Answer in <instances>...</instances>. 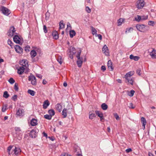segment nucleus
<instances>
[{"instance_id": "27", "label": "nucleus", "mask_w": 156, "mask_h": 156, "mask_svg": "<svg viewBox=\"0 0 156 156\" xmlns=\"http://www.w3.org/2000/svg\"><path fill=\"white\" fill-rule=\"evenodd\" d=\"M67 109L66 108H64L62 112V115L63 116V118H65L67 116L66 113Z\"/></svg>"}, {"instance_id": "51", "label": "nucleus", "mask_w": 156, "mask_h": 156, "mask_svg": "<svg viewBox=\"0 0 156 156\" xmlns=\"http://www.w3.org/2000/svg\"><path fill=\"white\" fill-rule=\"evenodd\" d=\"M67 28L66 29V30H67V29H69L70 30L72 29V27L69 23H67Z\"/></svg>"}, {"instance_id": "56", "label": "nucleus", "mask_w": 156, "mask_h": 156, "mask_svg": "<svg viewBox=\"0 0 156 156\" xmlns=\"http://www.w3.org/2000/svg\"><path fill=\"white\" fill-rule=\"evenodd\" d=\"M17 98V96L16 95H15L12 97V99L13 100L15 101L16 99Z\"/></svg>"}, {"instance_id": "49", "label": "nucleus", "mask_w": 156, "mask_h": 156, "mask_svg": "<svg viewBox=\"0 0 156 156\" xmlns=\"http://www.w3.org/2000/svg\"><path fill=\"white\" fill-rule=\"evenodd\" d=\"M114 116L117 120H119V116L117 113H115L114 114Z\"/></svg>"}, {"instance_id": "17", "label": "nucleus", "mask_w": 156, "mask_h": 156, "mask_svg": "<svg viewBox=\"0 0 156 156\" xmlns=\"http://www.w3.org/2000/svg\"><path fill=\"white\" fill-rule=\"evenodd\" d=\"M37 121L36 119H33L31 121L30 124L32 126H34L37 125Z\"/></svg>"}, {"instance_id": "41", "label": "nucleus", "mask_w": 156, "mask_h": 156, "mask_svg": "<svg viewBox=\"0 0 156 156\" xmlns=\"http://www.w3.org/2000/svg\"><path fill=\"white\" fill-rule=\"evenodd\" d=\"M85 10L88 13H90L91 12V9L88 6L86 7Z\"/></svg>"}, {"instance_id": "60", "label": "nucleus", "mask_w": 156, "mask_h": 156, "mask_svg": "<svg viewBox=\"0 0 156 156\" xmlns=\"http://www.w3.org/2000/svg\"><path fill=\"white\" fill-rule=\"evenodd\" d=\"M6 110V106H5V107H2V111L3 112H5Z\"/></svg>"}, {"instance_id": "52", "label": "nucleus", "mask_w": 156, "mask_h": 156, "mask_svg": "<svg viewBox=\"0 0 156 156\" xmlns=\"http://www.w3.org/2000/svg\"><path fill=\"white\" fill-rule=\"evenodd\" d=\"M43 30L45 33H46L47 32V27L45 25L43 26Z\"/></svg>"}, {"instance_id": "59", "label": "nucleus", "mask_w": 156, "mask_h": 156, "mask_svg": "<svg viewBox=\"0 0 156 156\" xmlns=\"http://www.w3.org/2000/svg\"><path fill=\"white\" fill-rule=\"evenodd\" d=\"M42 134H43V136H44L45 137L47 138L48 135H47V134L46 133H45V132H43Z\"/></svg>"}, {"instance_id": "28", "label": "nucleus", "mask_w": 156, "mask_h": 156, "mask_svg": "<svg viewBox=\"0 0 156 156\" xmlns=\"http://www.w3.org/2000/svg\"><path fill=\"white\" fill-rule=\"evenodd\" d=\"M28 93L32 96H34L35 94L34 91L30 89L28 90Z\"/></svg>"}, {"instance_id": "13", "label": "nucleus", "mask_w": 156, "mask_h": 156, "mask_svg": "<svg viewBox=\"0 0 156 156\" xmlns=\"http://www.w3.org/2000/svg\"><path fill=\"white\" fill-rule=\"evenodd\" d=\"M52 35L54 39L57 40L58 38V34L57 31H54L52 33Z\"/></svg>"}, {"instance_id": "7", "label": "nucleus", "mask_w": 156, "mask_h": 156, "mask_svg": "<svg viewBox=\"0 0 156 156\" xmlns=\"http://www.w3.org/2000/svg\"><path fill=\"white\" fill-rule=\"evenodd\" d=\"M24 112L23 109L19 108L16 112V115L17 116H23L24 115Z\"/></svg>"}, {"instance_id": "3", "label": "nucleus", "mask_w": 156, "mask_h": 156, "mask_svg": "<svg viewBox=\"0 0 156 156\" xmlns=\"http://www.w3.org/2000/svg\"><path fill=\"white\" fill-rule=\"evenodd\" d=\"M0 9L2 12L6 16H8L11 13L9 9L3 6H1Z\"/></svg>"}, {"instance_id": "10", "label": "nucleus", "mask_w": 156, "mask_h": 156, "mask_svg": "<svg viewBox=\"0 0 156 156\" xmlns=\"http://www.w3.org/2000/svg\"><path fill=\"white\" fill-rule=\"evenodd\" d=\"M37 129H32L30 133V136L32 138H35L37 136Z\"/></svg>"}, {"instance_id": "48", "label": "nucleus", "mask_w": 156, "mask_h": 156, "mask_svg": "<svg viewBox=\"0 0 156 156\" xmlns=\"http://www.w3.org/2000/svg\"><path fill=\"white\" fill-rule=\"evenodd\" d=\"M128 107L130 108L133 109L135 108V106H133L132 103H129Z\"/></svg>"}, {"instance_id": "20", "label": "nucleus", "mask_w": 156, "mask_h": 156, "mask_svg": "<svg viewBox=\"0 0 156 156\" xmlns=\"http://www.w3.org/2000/svg\"><path fill=\"white\" fill-rule=\"evenodd\" d=\"M55 108L58 112H60L62 109V106L60 104H58L55 105Z\"/></svg>"}, {"instance_id": "42", "label": "nucleus", "mask_w": 156, "mask_h": 156, "mask_svg": "<svg viewBox=\"0 0 156 156\" xmlns=\"http://www.w3.org/2000/svg\"><path fill=\"white\" fill-rule=\"evenodd\" d=\"M133 28L132 27H130L129 29H127L126 30L125 32L126 33L127 32H129L131 31H133Z\"/></svg>"}, {"instance_id": "55", "label": "nucleus", "mask_w": 156, "mask_h": 156, "mask_svg": "<svg viewBox=\"0 0 156 156\" xmlns=\"http://www.w3.org/2000/svg\"><path fill=\"white\" fill-rule=\"evenodd\" d=\"M30 47L29 46H27L25 48V50L26 51H29Z\"/></svg>"}, {"instance_id": "21", "label": "nucleus", "mask_w": 156, "mask_h": 156, "mask_svg": "<svg viewBox=\"0 0 156 156\" xmlns=\"http://www.w3.org/2000/svg\"><path fill=\"white\" fill-rule=\"evenodd\" d=\"M83 63V58H81L80 59H78V60L77 61V63L78 66L79 67H80L82 65Z\"/></svg>"}, {"instance_id": "45", "label": "nucleus", "mask_w": 156, "mask_h": 156, "mask_svg": "<svg viewBox=\"0 0 156 156\" xmlns=\"http://www.w3.org/2000/svg\"><path fill=\"white\" fill-rule=\"evenodd\" d=\"M95 36L96 37H98V39L100 40H101L102 39V36L100 34H96Z\"/></svg>"}, {"instance_id": "44", "label": "nucleus", "mask_w": 156, "mask_h": 156, "mask_svg": "<svg viewBox=\"0 0 156 156\" xmlns=\"http://www.w3.org/2000/svg\"><path fill=\"white\" fill-rule=\"evenodd\" d=\"M13 147V146H10L8 148L7 151H8L9 155L11 154V153H10V151H11V150L12 148Z\"/></svg>"}, {"instance_id": "39", "label": "nucleus", "mask_w": 156, "mask_h": 156, "mask_svg": "<svg viewBox=\"0 0 156 156\" xmlns=\"http://www.w3.org/2000/svg\"><path fill=\"white\" fill-rule=\"evenodd\" d=\"M9 82L11 84H12L15 82V80L12 78H10L8 80Z\"/></svg>"}, {"instance_id": "38", "label": "nucleus", "mask_w": 156, "mask_h": 156, "mask_svg": "<svg viewBox=\"0 0 156 156\" xmlns=\"http://www.w3.org/2000/svg\"><path fill=\"white\" fill-rule=\"evenodd\" d=\"M3 96L6 98L9 97V94H8V92L7 91H5L4 92Z\"/></svg>"}, {"instance_id": "58", "label": "nucleus", "mask_w": 156, "mask_h": 156, "mask_svg": "<svg viewBox=\"0 0 156 156\" xmlns=\"http://www.w3.org/2000/svg\"><path fill=\"white\" fill-rule=\"evenodd\" d=\"M132 151V149L130 148H128L126 150V151L127 153H129Z\"/></svg>"}, {"instance_id": "32", "label": "nucleus", "mask_w": 156, "mask_h": 156, "mask_svg": "<svg viewBox=\"0 0 156 156\" xmlns=\"http://www.w3.org/2000/svg\"><path fill=\"white\" fill-rule=\"evenodd\" d=\"M70 53L74 54L76 53V49L74 47H72L70 49Z\"/></svg>"}, {"instance_id": "8", "label": "nucleus", "mask_w": 156, "mask_h": 156, "mask_svg": "<svg viewBox=\"0 0 156 156\" xmlns=\"http://www.w3.org/2000/svg\"><path fill=\"white\" fill-rule=\"evenodd\" d=\"M102 51L106 55L109 56V55L108 49L106 45H105L103 47L102 49Z\"/></svg>"}, {"instance_id": "43", "label": "nucleus", "mask_w": 156, "mask_h": 156, "mask_svg": "<svg viewBox=\"0 0 156 156\" xmlns=\"http://www.w3.org/2000/svg\"><path fill=\"white\" fill-rule=\"evenodd\" d=\"M9 31H11L13 34L16 31L15 28L13 27H12L10 28Z\"/></svg>"}, {"instance_id": "36", "label": "nucleus", "mask_w": 156, "mask_h": 156, "mask_svg": "<svg viewBox=\"0 0 156 156\" xmlns=\"http://www.w3.org/2000/svg\"><path fill=\"white\" fill-rule=\"evenodd\" d=\"M135 20L138 22H139L141 20V17L140 16L137 15L136 17L135 18Z\"/></svg>"}, {"instance_id": "11", "label": "nucleus", "mask_w": 156, "mask_h": 156, "mask_svg": "<svg viewBox=\"0 0 156 156\" xmlns=\"http://www.w3.org/2000/svg\"><path fill=\"white\" fill-rule=\"evenodd\" d=\"M13 40L14 42L17 44H20V43L21 39L20 37L17 35H15L14 37Z\"/></svg>"}, {"instance_id": "50", "label": "nucleus", "mask_w": 156, "mask_h": 156, "mask_svg": "<svg viewBox=\"0 0 156 156\" xmlns=\"http://www.w3.org/2000/svg\"><path fill=\"white\" fill-rule=\"evenodd\" d=\"M14 89L16 91H18V86L17 83H16L14 85Z\"/></svg>"}, {"instance_id": "18", "label": "nucleus", "mask_w": 156, "mask_h": 156, "mask_svg": "<svg viewBox=\"0 0 156 156\" xmlns=\"http://www.w3.org/2000/svg\"><path fill=\"white\" fill-rule=\"evenodd\" d=\"M108 69L112 71L113 69V68L112 66V63L111 60H109L108 61Z\"/></svg>"}, {"instance_id": "22", "label": "nucleus", "mask_w": 156, "mask_h": 156, "mask_svg": "<svg viewBox=\"0 0 156 156\" xmlns=\"http://www.w3.org/2000/svg\"><path fill=\"white\" fill-rule=\"evenodd\" d=\"M96 115L95 114L92 113L91 112L89 113V118L90 119H93L96 117Z\"/></svg>"}, {"instance_id": "35", "label": "nucleus", "mask_w": 156, "mask_h": 156, "mask_svg": "<svg viewBox=\"0 0 156 156\" xmlns=\"http://www.w3.org/2000/svg\"><path fill=\"white\" fill-rule=\"evenodd\" d=\"M81 52V51L80 50L77 52V54L76 55V57L78 59H80V58H81L80 57Z\"/></svg>"}, {"instance_id": "6", "label": "nucleus", "mask_w": 156, "mask_h": 156, "mask_svg": "<svg viewBox=\"0 0 156 156\" xmlns=\"http://www.w3.org/2000/svg\"><path fill=\"white\" fill-rule=\"evenodd\" d=\"M144 2L143 0H139L137 1L136 6L138 9H141L144 6Z\"/></svg>"}, {"instance_id": "9", "label": "nucleus", "mask_w": 156, "mask_h": 156, "mask_svg": "<svg viewBox=\"0 0 156 156\" xmlns=\"http://www.w3.org/2000/svg\"><path fill=\"white\" fill-rule=\"evenodd\" d=\"M20 152L21 150L20 148L15 147V148L13 149V151L11 152V154L17 155Z\"/></svg>"}, {"instance_id": "62", "label": "nucleus", "mask_w": 156, "mask_h": 156, "mask_svg": "<svg viewBox=\"0 0 156 156\" xmlns=\"http://www.w3.org/2000/svg\"><path fill=\"white\" fill-rule=\"evenodd\" d=\"M47 83V81L44 79L43 80L42 83L44 85L46 84Z\"/></svg>"}, {"instance_id": "2", "label": "nucleus", "mask_w": 156, "mask_h": 156, "mask_svg": "<svg viewBox=\"0 0 156 156\" xmlns=\"http://www.w3.org/2000/svg\"><path fill=\"white\" fill-rule=\"evenodd\" d=\"M137 29L141 32H145L149 30V27L144 24H137L136 26Z\"/></svg>"}, {"instance_id": "26", "label": "nucleus", "mask_w": 156, "mask_h": 156, "mask_svg": "<svg viewBox=\"0 0 156 156\" xmlns=\"http://www.w3.org/2000/svg\"><path fill=\"white\" fill-rule=\"evenodd\" d=\"M101 107L103 110H106L108 108V105L105 103H103L101 105Z\"/></svg>"}, {"instance_id": "61", "label": "nucleus", "mask_w": 156, "mask_h": 156, "mask_svg": "<svg viewBox=\"0 0 156 156\" xmlns=\"http://www.w3.org/2000/svg\"><path fill=\"white\" fill-rule=\"evenodd\" d=\"M36 76L40 79H41L42 78V76L40 74H37Z\"/></svg>"}, {"instance_id": "33", "label": "nucleus", "mask_w": 156, "mask_h": 156, "mask_svg": "<svg viewBox=\"0 0 156 156\" xmlns=\"http://www.w3.org/2000/svg\"><path fill=\"white\" fill-rule=\"evenodd\" d=\"M123 19L122 18L119 19L118 20V26H120L121 25L122 23L123 22Z\"/></svg>"}, {"instance_id": "54", "label": "nucleus", "mask_w": 156, "mask_h": 156, "mask_svg": "<svg viewBox=\"0 0 156 156\" xmlns=\"http://www.w3.org/2000/svg\"><path fill=\"white\" fill-rule=\"evenodd\" d=\"M147 16H143L141 17V20H145L147 19Z\"/></svg>"}, {"instance_id": "63", "label": "nucleus", "mask_w": 156, "mask_h": 156, "mask_svg": "<svg viewBox=\"0 0 156 156\" xmlns=\"http://www.w3.org/2000/svg\"><path fill=\"white\" fill-rule=\"evenodd\" d=\"M9 34H8V35L12 36L14 34L11 31H9Z\"/></svg>"}, {"instance_id": "37", "label": "nucleus", "mask_w": 156, "mask_h": 156, "mask_svg": "<svg viewBox=\"0 0 156 156\" xmlns=\"http://www.w3.org/2000/svg\"><path fill=\"white\" fill-rule=\"evenodd\" d=\"M44 118L46 119L50 120L51 119L52 117L50 115H44Z\"/></svg>"}, {"instance_id": "64", "label": "nucleus", "mask_w": 156, "mask_h": 156, "mask_svg": "<svg viewBox=\"0 0 156 156\" xmlns=\"http://www.w3.org/2000/svg\"><path fill=\"white\" fill-rule=\"evenodd\" d=\"M73 54L70 53V54L69 55V57L71 59H73Z\"/></svg>"}, {"instance_id": "46", "label": "nucleus", "mask_w": 156, "mask_h": 156, "mask_svg": "<svg viewBox=\"0 0 156 156\" xmlns=\"http://www.w3.org/2000/svg\"><path fill=\"white\" fill-rule=\"evenodd\" d=\"M141 69L140 68L136 70V73L139 76H140L141 75Z\"/></svg>"}, {"instance_id": "4", "label": "nucleus", "mask_w": 156, "mask_h": 156, "mask_svg": "<svg viewBox=\"0 0 156 156\" xmlns=\"http://www.w3.org/2000/svg\"><path fill=\"white\" fill-rule=\"evenodd\" d=\"M28 80L31 81L32 85H35L37 84L36 79L33 75H31L28 77Z\"/></svg>"}, {"instance_id": "16", "label": "nucleus", "mask_w": 156, "mask_h": 156, "mask_svg": "<svg viewBox=\"0 0 156 156\" xmlns=\"http://www.w3.org/2000/svg\"><path fill=\"white\" fill-rule=\"evenodd\" d=\"M50 103L48 100H46L44 101L43 104V108L44 109H46L49 105Z\"/></svg>"}, {"instance_id": "57", "label": "nucleus", "mask_w": 156, "mask_h": 156, "mask_svg": "<svg viewBox=\"0 0 156 156\" xmlns=\"http://www.w3.org/2000/svg\"><path fill=\"white\" fill-rule=\"evenodd\" d=\"M101 69L104 71L106 70L105 67L104 66H102L101 67Z\"/></svg>"}, {"instance_id": "12", "label": "nucleus", "mask_w": 156, "mask_h": 156, "mask_svg": "<svg viewBox=\"0 0 156 156\" xmlns=\"http://www.w3.org/2000/svg\"><path fill=\"white\" fill-rule=\"evenodd\" d=\"M16 51L18 53H21L23 52V49L18 45H16L15 47Z\"/></svg>"}, {"instance_id": "30", "label": "nucleus", "mask_w": 156, "mask_h": 156, "mask_svg": "<svg viewBox=\"0 0 156 156\" xmlns=\"http://www.w3.org/2000/svg\"><path fill=\"white\" fill-rule=\"evenodd\" d=\"M96 114L100 118L101 117L102 115H103L102 113L96 110L95 112Z\"/></svg>"}, {"instance_id": "24", "label": "nucleus", "mask_w": 156, "mask_h": 156, "mask_svg": "<svg viewBox=\"0 0 156 156\" xmlns=\"http://www.w3.org/2000/svg\"><path fill=\"white\" fill-rule=\"evenodd\" d=\"M30 54L31 55V57L32 58L35 57L37 55V53L36 51L34 50H32L30 52Z\"/></svg>"}, {"instance_id": "53", "label": "nucleus", "mask_w": 156, "mask_h": 156, "mask_svg": "<svg viewBox=\"0 0 156 156\" xmlns=\"http://www.w3.org/2000/svg\"><path fill=\"white\" fill-rule=\"evenodd\" d=\"M134 92L135 91L134 90H132L130 91V94L129 95L131 97L133 96V95Z\"/></svg>"}, {"instance_id": "40", "label": "nucleus", "mask_w": 156, "mask_h": 156, "mask_svg": "<svg viewBox=\"0 0 156 156\" xmlns=\"http://www.w3.org/2000/svg\"><path fill=\"white\" fill-rule=\"evenodd\" d=\"M7 43L12 48L13 45V43L12 41L11 40L9 39L8 40Z\"/></svg>"}, {"instance_id": "23", "label": "nucleus", "mask_w": 156, "mask_h": 156, "mask_svg": "<svg viewBox=\"0 0 156 156\" xmlns=\"http://www.w3.org/2000/svg\"><path fill=\"white\" fill-rule=\"evenodd\" d=\"M69 35L70 37L72 38L76 35V32L73 30H71L69 31Z\"/></svg>"}, {"instance_id": "34", "label": "nucleus", "mask_w": 156, "mask_h": 156, "mask_svg": "<svg viewBox=\"0 0 156 156\" xmlns=\"http://www.w3.org/2000/svg\"><path fill=\"white\" fill-rule=\"evenodd\" d=\"M57 61L60 64H61L63 62V60L62 59V57L60 56H59L58 57L57 59Z\"/></svg>"}, {"instance_id": "15", "label": "nucleus", "mask_w": 156, "mask_h": 156, "mask_svg": "<svg viewBox=\"0 0 156 156\" xmlns=\"http://www.w3.org/2000/svg\"><path fill=\"white\" fill-rule=\"evenodd\" d=\"M150 55L153 58H156V50L153 49L152 51L150 52Z\"/></svg>"}, {"instance_id": "14", "label": "nucleus", "mask_w": 156, "mask_h": 156, "mask_svg": "<svg viewBox=\"0 0 156 156\" xmlns=\"http://www.w3.org/2000/svg\"><path fill=\"white\" fill-rule=\"evenodd\" d=\"M141 122L142 124L143 129H144L145 128V126L146 124V121L145 119L143 117H141Z\"/></svg>"}, {"instance_id": "5", "label": "nucleus", "mask_w": 156, "mask_h": 156, "mask_svg": "<svg viewBox=\"0 0 156 156\" xmlns=\"http://www.w3.org/2000/svg\"><path fill=\"white\" fill-rule=\"evenodd\" d=\"M22 62H23V63L25 64L24 65H23V66L20 67L18 69V73L19 74H22L23 73L25 68L23 66H26V63H27V62L25 61H22Z\"/></svg>"}, {"instance_id": "25", "label": "nucleus", "mask_w": 156, "mask_h": 156, "mask_svg": "<svg viewBox=\"0 0 156 156\" xmlns=\"http://www.w3.org/2000/svg\"><path fill=\"white\" fill-rule=\"evenodd\" d=\"M60 29H62L64 28L65 24L63 23V21L62 20L60 21L59 23Z\"/></svg>"}, {"instance_id": "29", "label": "nucleus", "mask_w": 156, "mask_h": 156, "mask_svg": "<svg viewBox=\"0 0 156 156\" xmlns=\"http://www.w3.org/2000/svg\"><path fill=\"white\" fill-rule=\"evenodd\" d=\"M91 30H92V34L93 35H95V36L96 34H97V31L95 29V28H94V27H93L92 26L91 27Z\"/></svg>"}, {"instance_id": "1", "label": "nucleus", "mask_w": 156, "mask_h": 156, "mask_svg": "<svg viewBox=\"0 0 156 156\" xmlns=\"http://www.w3.org/2000/svg\"><path fill=\"white\" fill-rule=\"evenodd\" d=\"M134 73L133 71H130L127 73L125 76V78L127 81L131 85H133L134 79L131 76H133Z\"/></svg>"}, {"instance_id": "19", "label": "nucleus", "mask_w": 156, "mask_h": 156, "mask_svg": "<svg viewBox=\"0 0 156 156\" xmlns=\"http://www.w3.org/2000/svg\"><path fill=\"white\" fill-rule=\"evenodd\" d=\"M129 58L131 59H133L135 61H138L140 57L138 56H134L133 55H131L129 56Z\"/></svg>"}, {"instance_id": "47", "label": "nucleus", "mask_w": 156, "mask_h": 156, "mask_svg": "<svg viewBox=\"0 0 156 156\" xmlns=\"http://www.w3.org/2000/svg\"><path fill=\"white\" fill-rule=\"evenodd\" d=\"M154 24V22L153 21H149L148 22V24L150 26H153Z\"/></svg>"}, {"instance_id": "31", "label": "nucleus", "mask_w": 156, "mask_h": 156, "mask_svg": "<svg viewBox=\"0 0 156 156\" xmlns=\"http://www.w3.org/2000/svg\"><path fill=\"white\" fill-rule=\"evenodd\" d=\"M48 112L49 114V115H51V117H52V116L54 115L55 114V112L53 109L49 110L48 111Z\"/></svg>"}]
</instances>
